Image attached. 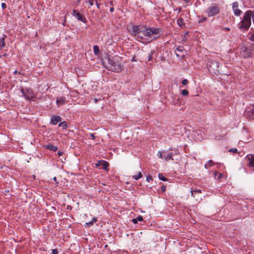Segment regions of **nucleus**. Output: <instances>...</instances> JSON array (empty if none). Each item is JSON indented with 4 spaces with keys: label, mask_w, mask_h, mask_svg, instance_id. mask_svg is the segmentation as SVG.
<instances>
[{
    "label": "nucleus",
    "mask_w": 254,
    "mask_h": 254,
    "mask_svg": "<svg viewBox=\"0 0 254 254\" xmlns=\"http://www.w3.org/2000/svg\"><path fill=\"white\" fill-rule=\"evenodd\" d=\"M183 20L182 18H180L178 19V23L179 25H180L181 23H182Z\"/></svg>",
    "instance_id": "72a5a7b5"
},
{
    "label": "nucleus",
    "mask_w": 254,
    "mask_h": 254,
    "mask_svg": "<svg viewBox=\"0 0 254 254\" xmlns=\"http://www.w3.org/2000/svg\"><path fill=\"white\" fill-rule=\"evenodd\" d=\"M65 101L64 98H61L60 99H59L57 100V104L58 106L62 105L64 104Z\"/></svg>",
    "instance_id": "2eb2a0df"
},
{
    "label": "nucleus",
    "mask_w": 254,
    "mask_h": 254,
    "mask_svg": "<svg viewBox=\"0 0 254 254\" xmlns=\"http://www.w3.org/2000/svg\"><path fill=\"white\" fill-rule=\"evenodd\" d=\"M96 5H97V6L98 8H99H99H100V4L97 2V1H96Z\"/></svg>",
    "instance_id": "37998d69"
},
{
    "label": "nucleus",
    "mask_w": 254,
    "mask_h": 254,
    "mask_svg": "<svg viewBox=\"0 0 254 254\" xmlns=\"http://www.w3.org/2000/svg\"><path fill=\"white\" fill-rule=\"evenodd\" d=\"M201 193V190H191V196L193 197H195V193Z\"/></svg>",
    "instance_id": "aec40b11"
},
{
    "label": "nucleus",
    "mask_w": 254,
    "mask_h": 254,
    "mask_svg": "<svg viewBox=\"0 0 254 254\" xmlns=\"http://www.w3.org/2000/svg\"><path fill=\"white\" fill-rule=\"evenodd\" d=\"M223 29L226 30H227V31H230V29L229 28H223Z\"/></svg>",
    "instance_id": "a18cd8bd"
},
{
    "label": "nucleus",
    "mask_w": 254,
    "mask_h": 254,
    "mask_svg": "<svg viewBox=\"0 0 254 254\" xmlns=\"http://www.w3.org/2000/svg\"><path fill=\"white\" fill-rule=\"evenodd\" d=\"M46 148L50 150L56 151L58 149V147L55 146L52 144H48L46 146Z\"/></svg>",
    "instance_id": "f3484780"
},
{
    "label": "nucleus",
    "mask_w": 254,
    "mask_h": 254,
    "mask_svg": "<svg viewBox=\"0 0 254 254\" xmlns=\"http://www.w3.org/2000/svg\"><path fill=\"white\" fill-rule=\"evenodd\" d=\"M132 61H136V60H135L134 58H133L131 60Z\"/></svg>",
    "instance_id": "3c124183"
},
{
    "label": "nucleus",
    "mask_w": 254,
    "mask_h": 254,
    "mask_svg": "<svg viewBox=\"0 0 254 254\" xmlns=\"http://www.w3.org/2000/svg\"><path fill=\"white\" fill-rule=\"evenodd\" d=\"M152 180H153V179H152V177L150 176H149L146 178V181L148 182H149L150 181H152Z\"/></svg>",
    "instance_id": "c756f323"
},
{
    "label": "nucleus",
    "mask_w": 254,
    "mask_h": 254,
    "mask_svg": "<svg viewBox=\"0 0 254 254\" xmlns=\"http://www.w3.org/2000/svg\"><path fill=\"white\" fill-rule=\"evenodd\" d=\"M73 15L78 20H80L83 23H86L87 21L85 17L83 15L81 14L77 10H73Z\"/></svg>",
    "instance_id": "1a4fd4ad"
},
{
    "label": "nucleus",
    "mask_w": 254,
    "mask_h": 254,
    "mask_svg": "<svg viewBox=\"0 0 254 254\" xmlns=\"http://www.w3.org/2000/svg\"><path fill=\"white\" fill-rule=\"evenodd\" d=\"M100 162H103V161H99L96 164V166H102V163H101Z\"/></svg>",
    "instance_id": "e433bc0d"
},
{
    "label": "nucleus",
    "mask_w": 254,
    "mask_h": 254,
    "mask_svg": "<svg viewBox=\"0 0 254 254\" xmlns=\"http://www.w3.org/2000/svg\"><path fill=\"white\" fill-rule=\"evenodd\" d=\"M93 1H94V0H90L89 1V4L90 5H93Z\"/></svg>",
    "instance_id": "a19ab883"
},
{
    "label": "nucleus",
    "mask_w": 254,
    "mask_h": 254,
    "mask_svg": "<svg viewBox=\"0 0 254 254\" xmlns=\"http://www.w3.org/2000/svg\"><path fill=\"white\" fill-rule=\"evenodd\" d=\"M188 83V80L186 79H185L184 80H182V83L183 84V85H186Z\"/></svg>",
    "instance_id": "7c9ffc66"
},
{
    "label": "nucleus",
    "mask_w": 254,
    "mask_h": 254,
    "mask_svg": "<svg viewBox=\"0 0 254 254\" xmlns=\"http://www.w3.org/2000/svg\"><path fill=\"white\" fill-rule=\"evenodd\" d=\"M181 94L183 96H187L189 94V92L187 90L184 89L182 91Z\"/></svg>",
    "instance_id": "a878e982"
},
{
    "label": "nucleus",
    "mask_w": 254,
    "mask_h": 254,
    "mask_svg": "<svg viewBox=\"0 0 254 254\" xmlns=\"http://www.w3.org/2000/svg\"><path fill=\"white\" fill-rule=\"evenodd\" d=\"M230 152L236 153L237 152V149L236 148H231L229 150Z\"/></svg>",
    "instance_id": "c85d7f7f"
},
{
    "label": "nucleus",
    "mask_w": 254,
    "mask_h": 254,
    "mask_svg": "<svg viewBox=\"0 0 254 254\" xmlns=\"http://www.w3.org/2000/svg\"><path fill=\"white\" fill-rule=\"evenodd\" d=\"M62 121V118L60 116H52L51 120V123L53 125H57L58 122Z\"/></svg>",
    "instance_id": "ddd939ff"
},
{
    "label": "nucleus",
    "mask_w": 254,
    "mask_h": 254,
    "mask_svg": "<svg viewBox=\"0 0 254 254\" xmlns=\"http://www.w3.org/2000/svg\"><path fill=\"white\" fill-rule=\"evenodd\" d=\"M93 50H94V53L96 55L98 54L100 52L99 48L98 46L97 45L93 46Z\"/></svg>",
    "instance_id": "b1692460"
},
{
    "label": "nucleus",
    "mask_w": 254,
    "mask_h": 254,
    "mask_svg": "<svg viewBox=\"0 0 254 254\" xmlns=\"http://www.w3.org/2000/svg\"><path fill=\"white\" fill-rule=\"evenodd\" d=\"M186 2H188L190 0H184Z\"/></svg>",
    "instance_id": "8fccbe9b"
},
{
    "label": "nucleus",
    "mask_w": 254,
    "mask_h": 254,
    "mask_svg": "<svg viewBox=\"0 0 254 254\" xmlns=\"http://www.w3.org/2000/svg\"><path fill=\"white\" fill-rule=\"evenodd\" d=\"M206 20H207L206 17H203V18H202V19H201L200 20H199V23H201V22H202L203 21H205Z\"/></svg>",
    "instance_id": "2f4dec72"
},
{
    "label": "nucleus",
    "mask_w": 254,
    "mask_h": 254,
    "mask_svg": "<svg viewBox=\"0 0 254 254\" xmlns=\"http://www.w3.org/2000/svg\"><path fill=\"white\" fill-rule=\"evenodd\" d=\"M214 175L215 176V177H217V176H218L217 178V180H220L222 177H223V174H221L217 171H215L214 172Z\"/></svg>",
    "instance_id": "412c9836"
},
{
    "label": "nucleus",
    "mask_w": 254,
    "mask_h": 254,
    "mask_svg": "<svg viewBox=\"0 0 254 254\" xmlns=\"http://www.w3.org/2000/svg\"><path fill=\"white\" fill-rule=\"evenodd\" d=\"M114 11V8L113 7H111L110 9V12H113Z\"/></svg>",
    "instance_id": "de8ad7c7"
},
{
    "label": "nucleus",
    "mask_w": 254,
    "mask_h": 254,
    "mask_svg": "<svg viewBox=\"0 0 254 254\" xmlns=\"http://www.w3.org/2000/svg\"><path fill=\"white\" fill-rule=\"evenodd\" d=\"M90 136L92 138V139H94L95 138V136L93 133L90 134Z\"/></svg>",
    "instance_id": "79ce46f5"
},
{
    "label": "nucleus",
    "mask_w": 254,
    "mask_h": 254,
    "mask_svg": "<svg viewBox=\"0 0 254 254\" xmlns=\"http://www.w3.org/2000/svg\"><path fill=\"white\" fill-rule=\"evenodd\" d=\"M220 11L219 7L215 3L209 6L206 10L208 16H213L217 14Z\"/></svg>",
    "instance_id": "423d86ee"
},
{
    "label": "nucleus",
    "mask_w": 254,
    "mask_h": 254,
    "mask_svg": "<svg viewBox=\"0 0 254 254\" xmlns=\"http://www.w3.org/2000/svg\"><path fill=\"white\" fill-rule=\"evenodd\" d=\"M17 73H18L19 74H20V72H18L17 70H15V71L14 72V74H17Z\"/></svg>",
    "instance_id": "49530a36"
},
{
    "label": "nucleus",
    "mask_w": 254,
    "mask_h": 254,
    "mask_svg": "<svg viewBox=\"0 0 254 254\" xmlns=\"http://www.w3.org/2000/svg\"><path fill=\"white\" fill-rule=\"evenodd\" d=\"M209 163H212V160H209Z\"/></svg>",
    "instance_id": "864d4df0"
},
{
    "label": "nucleus",
    "mask_w": 254,
    "mask_h": 254,
    "mask_svg": "<svg viewBox=\"0 0 254 254\" xmlns=\"http://www.w3.org/2000/svg\"><path fill=\"white\" fill-rule=\"evenodd\" d=\"M1 7L2 9H5L6 7V4L5 3L3 2L1 3Z\"/></svg>",
    "instance_id": "c9c22d12"
},
{
    "label": "nucleus",
    "mask_w": 254,
    "mask_h": 254,
    "mask_svg": "<svg viewBox=\"0 0 254 254\" xmlns=\"http://www.w3.org/2000/svg\"><path fill=\"white\" fill-rule=\"evenodd\" d=\"M93 221H90L89 222H87L85 224V227H90L92 225H93Z\"/></svg>",
    "instance_id": "bb28decb"
},
{
    "label": "nucleus",
    "mask_w": 254,
    "mask_h": 254,
    "mask_svg": "<svg viewBox=\"0 0 254 254\" xmlns=\"http://www.w3.org/2000/svg\"><path fill=\"white\" fill-rule=\"evenodd\" d=\"M103 64L109 70L115 72H119L122 70L121 64L113 57H107L103 61Z\"/></svg>",
    "instance_id": "f03ea898"
},
{
    "label": "nucleus",
    "mask_w": 254,
    "mask_h": 254,
    "mask_svg": "<svg viewBox=\"0 0 254 254\" xmlns=\"http://www.w3.org/2000/svg\"><path fill=\"white\" fill-rule=\"evenodd\" d=\"M59 127H62L64 129H66L67 127V123L65 121H64L63 122H61L59 124Z\"/></svg>",
    "instance_id": "6ab92c4d"
},
{
    "label": "nucleus",
    "mask_w": 254,
    "mask_h": 254,
    "mask_svg": "<svg viewBox=\"0 0 254 254\" xmlns=\"http://www.w3.org/2000/svg\"><path fill=\"white\" fill-rule=\"evenodd\" d=\"M130 32L138 40L155 35L153 39L156 40L163 34L161 28L147 27L146 26L136 25L132 27Z\"/></svg>",
    "instance_id": "f257e3e1"
},
{
    "label": "nucleus",
    "mask_w": 254,
    "mask_h": 254,
    "mask_svg": "<svg viewBox=\"0 0 254 254\" xmlns=\"http://www.w3.org/2000/svg\"><path fill=\"white\" fill-rule=\"evenodd\" d=\"M137 221H142L143 220V217L141 216H138L136 217Z\"/></svg>",
    "instance_id": "cd10ccee"
},
{
    "label": "nucleus",
    "mask_w": 254,
    "mask_h": 254,
    "mask_svg": "<svg viewBox=\"0 0 254 254\" xmlns=\"http://www.w3.org/2000/svg\"><path fill=\"white\" fill-rule=\"evenodd\" d=\"M245 116L247 118H254V106L247 108L246 110Z\"/></svg>",
    "instance_id": "9d476101"
},
{
    "label": "nucleus",
    "mask_w": 254,
    "mask_h": 254,
    "mask_svg": "<svg viewBox=\"0 0 254 254\" xmlns=\"http://www.w3.org/2000/svg\"><path fill=\"white\" fill-rule=\"evenodd\" d=\"M6 56V54H5L3 56Z\"/></svg>",
    "instance_id": "5fc2aeb1"
},
{
    "label": "nucleus",
    "mask_w": 254,
    "mask_h": 254,
    "mask_svg": "<svg viewBox=\"0 0 254 254\" xmlns=\"http://www.w3.org/2000/svg\"><path fill=\"white\" fill-rule=\"evenodd\" d=\"M6 37V35H3L2 37H0V50L5 46L4 40Z\"/></svg>",
    "instance_id": "4468645a"
},
{
    "label": "nucleus",
    "mask_w": 254,
    "mask_h": 254,
    "mask_svg": "<svg viewBox=\"0 0 254 254\" xmlns=\"http://www.w3.org/2000/svg\"><path fill=\"white\" fill-rule=\"evenodd\" d=\"M94 101L95 103H97L98 102V99H94Z\"/></svg>",
    "instance_id": "09e8293b"
},
{
    "label": "nucleus",
    "mask_w": 254,
    "mask_h": 254,
    "mask_svg": "<svg viewBox=\"0 0 254 254\" xmlns=\"http://www.w3.org/2000/svg\"><path fill=\"white\" fill-rule=\"evenodd\" d=\"M132 222L134 223V224H136L137 223V219L136 218H135V219H132Z\"/></svg>",
    "instance_id": "58836bf2"
},
{
    "label": "nucleus",
    "mask_w": 254,
    "mask_h": 254,
    "mask_svg": "<svg viewBox=\"0 0 254 254\" xmlns=\"http://www.w3.org/2000/svg\"><path fill=\"white\" fill-rule=\"evenodd\" d=\"M97 221V219L94 217L91 221H93V223Z\"/></svg>",
    "instance_id": "c03bdc74"
},
{
    "label": "nucleus",
    "mask_w": 254,
    "mask_h": 254,
    "mask_svg": "<svg viewBox=\"0 0 254 254\" xmlns=\"http://www.w3.org/2000/svg\"><path fill=\"white\" fill-rule=\"evenodd\" d=\"M232 9L235 16H239L242 13V10L239 9L238 2H234L232 3Z\"/></svg>",
    "instance_id": "9b49d317"
},
{
    "label": "nucleus",
    "mask_w": 254,
    "mask_h": 254,
    "mask_svg": "<svg viewBox=\"0 0 254 254\" xmlns=\"http://www.w3.org/2000/svg\"><path fill=\"white\" fill-rule=\"evenodd\" d=\"M254 49V46L251 47L244 46L241 48V55L244 58H248L252 57V51Z\"/></svg>",
    "instance_id": "39448f33"
},
{
    "label": "nucleus",
    "mask_w": 254,
    "mask_h": 254,
    "mask_svg": "<svg viewBox=\"0 0 254 254\" xmlns=\"http://www.w3.org/2000/svg\"><path fill=\"white\" fill-rule=\"evenodd\" d=\"M158 178L160 180L163 181H167V179L166 178H165V177H164V176L163 175V174H161V173H159L158 174Z\"/></svg>",
    "instance_id": "393cba45"
},
{
    "label": "nucleus",
    "mask_w": 254,
    "mask_h": 254,
    "mask_svg": "<svg viewBox=\"0 0 254 254\" xmlns=\"http://www.w3.org/2000/svg\"><path fill=\"white\" fill-rule=\"evenodd\" d=\"M20 91L22 93V96L24 97L27 100H31V99L34 97L33 93L32 91L30 89L26 90V92H25L24 89L23 88H21Z\"/></svg>",
    "instance_id": "0eeeda50"
},
{
    "label": "nucleus",
    "mask_w": 254,
    "mask_h": 254,
    "mask_svg": "<svg viewBox=\"0 0 254 254\" xmlns=\"http://www.w3.org/2000/svg\"><path fill=\"white\" fill-rule=\"evenodd\" d=\"M246 159L248 160V165L249 167L254 168V154H249L246 157Z\"/></svg>",
    "instance_id": "f8f14e48"
},
{
    "label": "nucleus",
    "mask_w": 254,
    "mask_h": 254,
    "mask_svg": "<svg viewBox=\"0 0 254 254\" xmlns=\"http://www.w3.org/2000/svg\"><path fill=\"white\" fill-rule=\"evenodd\" d=\"M142 177V175L141 174V173L140 172H139L138 174V175H133L132 176V178L137 180H138L139 179L141 178V177Z\"/></svg>",
    "instance_id": "5701e85b"
},
{
    "label": "nucleus",
    "mask_w": 254,
    "mask_h": 254,
    "mask_svg": "<svg viewBox=\"0 0 254 254\" xmlns=\"http://www.w3.org/2000/svg\"><path fill=\"white\" fill-rule=\"evenodd\" d=\"M63 154H64V153H63V152H62V151H58V155H59V156H62V155H63Z\"/></svg>",
    "instance_id": "ea45409f"
},
{
    "label": "nucleus",
    "mask_w": 254,
    "mask_h": 254,
    "mask_svg": "<svg viewBox=\"0 0 254 254\" xmlns=\"http://www.w3.org/2000/svg\"><path fill=\"white\" fill-rule=\"evenodd\" d=\"M154 53H155V51L153 50V51H151L150 53H149L148 57H147L148 61H150L152 60V56Z\"/></svg>",
    "instance_id": "4be33fe9"
},
{
    "label": "nucleus",
    "mask_w": 254,
    "mask_h": 254,
    "mask_svg": "<svg viewBox=\"0 0 254 254\" xmlns=\"http://www.w3.org/2000/svg\"><path fill=\"white\" fill-rule=\"evenodd\" d=\"M158 156L159 157L161 158H163V156H162V153L161 152V151H159L158 153Z\"/></svg>",
    "instance_id": "4c0bfd02"
},
{
    "label": "nucleus",
    "mask_w": 254,
    "mask_h": 254,
    "mask_svg": "<svg viewBox=\"0 0 254 254\" xmlns=\"http://www.w3.org/2000/svg\"><path fill=\"white\" fill-rule=\"evenodd\" d=\"M101 163H102V168L104 170H107L108 169V167H109V163L105 161H103V162H100Z\"/></svg>",
    "instance_id": "dca6fc26"
},
{
    "label": "nucleus",
    "mask_w": 254,
    "mask_h": 254,
    "mask_svg": "<svg viewBox=\"0 0 254 254\" xmlns=\"http://www.w3.org/2000/svg\"><path fill=\"white\" fill-rule=\"evenodd\" d=\"M173 154L172 152H170L165 157V159L166 161H168L169 160H173Z\"/></svg>",
    "instance_id": "a211bd4d"
},
{
    "label": "nucleus",
    "mask_w": 254,
    "mask_h": 254,
    "mask_svg": "<svg viewBox=\"0 0 254 254\" xmlns=\"http://www.w3.org/2000/svg\"><path fill=\"white\" fill-rule=\"evenodd\" d=\"M219 62L212 59H208L207 66L210 72L218 75L219 74L227 75L228 74L222 67L220 68Z\"/></svg>",
    "instance_id": "7ed1b4c3"
},
{
    "label": "nucleus",
    "mask_w": 254,
    "mask_h": 254,
    "mask_svg": "<svg viewBox=\"0 0 254 254\" xmlns=\"http://www.w3.org/2000/svg\"><path fill=\"white\" fill-rule=\"evenodd\" d=\"M176 56L178 57L183 58L185 57L186 51L182 46H179L175 51Z\"/></svg>",
    "instance_id": "6e6552de"
},
{
    "label": "nucleus",
    "mask_w": 254,
    "mask_h": 254,
    "mask_svg": "<svg viewBox=\"0 0 254 254\" xmlns=\"http://www.w3.org/2000/svg\"><path fill=\"white\" fill-rule=\"evenodd\" d=\"M52 254H58V251L57 249H53L52 250Z\"/></svg>",
    "instance_id": "473e14b6"
},
{
    "label": "nucleus",
    "mask_w": 254,
    "mask_h": 254,
    "mask_svg": "<svg viewBox=\"0 0 254 254\" xmlns=\"http://www.w3.org/2000/svg\"><path fill=\"white\" fill-rule=\"evenodd\" d=\"M253 11H247L243 17L242 20L239 24V28L247 31L251 25V18L252 16Z\"/></svg>",
    "instance_id": "20e7f679"
},
{
    "label": "nucleus",
    "mask_w": 254,
    "mask_h": 254,
    "mask_svg": "<svg viewBox=\"0 0 254 254\" xmlns=\"http://www.w3.org/2000/svg\"><path fill=\"white\" fill-rule=\"evenodd\" d=\"M161 191L164 192L166 190V187L165 186H162L161 187Z\"/></svg>",
    "instance_id": "f704fd0d"
},
{
    "label": "nucleus",
    "mask_w": 254,
    "mask_h": 254,
    "mask_svg": "<svg viewBox=\"0 0 254 254\" xmlns=\"http://www.w3.org/2000/svg\"><path fill=\"white\" fill-rule=\"evenodd\" d=\"M54 180L55 181H57V178H56V177H55L54 178Z\"/></svg>",
    "instance_id": "603ef678"
}]
</instances>
